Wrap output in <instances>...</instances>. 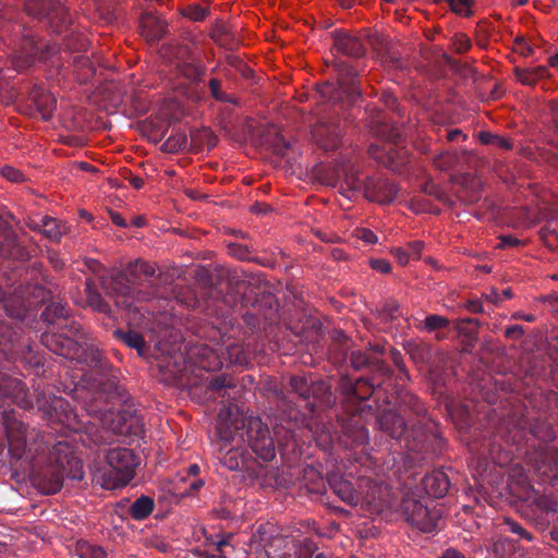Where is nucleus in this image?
<instances>
[{"label":"nucleus","mask_w":558,"mask_h":558,"mask_svg":"<svg viewBox=\"0 0 558 558\" xmlns=\"http://www.w3.org/2000/svg\"><path fill=\"white\" fill-rule=\"evenodd\" d=\"M86 292L88 295V301L92 306L96 307L97 310L101 308V298L92 291L90 282H87L86 284Z\"/></svg>","instance_id":"864d4df0"},{"label":"nucleus","mask_w":558,"mask_h":558,"mask_svg":"<svg viewBox=\"0 0 558 558\" xmlns=\"http://www.w3.org/2000/svg\"><path fill=\"white\" fill-rule=\"evenodd\" d=\"M459 162V156L456 151L445 150L436 155L433 159L434 166L442 171L450 170Z\"/></svg>","instance_id":"a878e982"},{"label":"nucleus","mask_w":558,"mask_h":558,"mask_svg":"<svg viewBox=\"0 0 558 558\" xmlns=\"http://www.w3.org/2000/svg\"><path fill=\"white\" fill-rule=\"evenodd\" d=\"M154 508V502L148 497H141L131 506V514L134 519L141 520L150 514Z\"/></svg>","instance_id":"bb28decb"},{"label":"nucleus","mask_w":558,"mask_h":558,"mask_svg":"<svg viewBox=\"0 0 558 558\" xmlns=\"http://www.w3.org/2000/svg\"><path fill=\"white\" fill-rule=\"evenodd\" d=\"M157 266L154 262H148L143 258H136L129 260L125 264H121L118 270L120 279H138L140 277H153L155 276Z\"/></svg>","instance_id":"f8f14e48"},{"label":"nucleus","mask_w":558,"mask_h":558,"mask_svg":"<svg viewBox=\"0 0 558 558\" xmlns=\"http://www.w3.org/2000/svg\"><path fill=\"white\" fill-rule=\"evenodd\" d=\"M380 101L390 110H397V98L388 90L380 94Z\"/></svg>","instance_id":"09e8293b"},{"label":"nucleus","mask_w":558,"mask_h":558,"mask_svg":"<svg viewBox=\"0 0 558 558\" xmlns=\"http://www.w3.org/2000/svg\"><path fill=\"white\" fill-rule=\"evenodd\" d=\"M126 180L136 190L142 189L144 186V184H145L144 179L142 177H140V175L130 174V177L126 178Z\"/></svg>","instance_id":"69168bd1"},{"label":"nucleus","mask_w":558,"mask_h":558,"mask_svg":"<svg viewBox=\"0 0 558 558\" xmlns=\"http://www.w3.org/2000/svg\"><path fill=\"white\" fill-rule=\"evenodd\" d=\"M72 62L75 68L86 70V77H89L95 73L94 65L87 56L77 54L73 57Z\"/></svg>","instance_id":"4c0bfd02"},{"label":"nucleus","mask_w":558,"mask_h":558,"mask_svg":"<svg viewBox=\"0 0 558 558\" xmlns=\"http://www.w3.org/2000/svg\"><path fill=\"white\" fill-rule=\"evenodd\" d=\"M332 39V49L342 56L361 59L366 54L364 41L356 35L344 31L335 29L330 33Z\"/></svg>","instance_id":"1a4fd4ad"},{"label":"nucleus","mask_w":558,"mask_h":558,"mask_svg":"<svg viewBox=\"0 0 558 558\" xmlns=\"http://www.w3.org/2000/svg\"><path fill=\"white\" fill-rule=\"evenodd\" d=\"M388 495V487L378 484H369L368 490L364 496V501L373 507V510H381V501Z\"/></svg>","instance_id":"4be33fe9"},{"label":"nucleus","mask_w":558,"mask_h":558,"mask_svg":"<svg viewBox=\"0 0 558 558\" xmlns=\"http://www.w3.org/2000/svg\"><path fill=\"white\" fill-rule=\"evenodd\" d=\"M326 65L336 73L340 86L336 87L327 83L322 88V96L330 102L332 112H325L319 118L314 133L316 136H327L335 144L342 133L338 116L347 106L343 101L344 94L349 101L352 102L362 95V92L355 86L359 71L351 63L335 56L331 61H326Z\"/></svg>","instance_id":"f257e3e1"},{"label":"nucleus","mask_w":558,"mask_h":558,"mask_svg":"<svg viewBox=\"0 0 558 558\" xmlns=\"http://www.w3.org/2000/svg\"><path fill=\"white\" fill-rule=\"evenodd\" d=\"M26 15L43 22L47 29L68 37L74 23L73 14L62 0H24Z\"/></svg>","instance_id":"7ed1b4c3"},{"label":"nucleus","mask_w":558,"mask_h":558,"mask_svg":"<svg viewBox=\"0 0 558 558\" xmlns=\"http://www.w3.org/2000/svg\"><path fill=\"white\" fill-rule=\"evenodd\" d=\"M493 146L505 150H511L513 148V142L510 138L497 134Z\"/></svg>","instance_id":"5fc2aeb1"},{"label":"nucleus","mask_w":558,"mask_h":558,"mask_svg":"<svg viewBox=\"0 0 558 558\" xmlns=\"http://www.w3.org/2000/svg\"><path fill=\"white\" fill-rule=\"evenodd\" d=\"M75 550L81 558H106L104 548L87 542H77Z\"/></svg>","instance_id":"cd10ccee"},{"label":"nucleus","mask_w":558,"mask_h":558,"mask_svg":"<svg viewBox=\"0 0 558 558\" xmlns=\"http://www.w3.org/2000/svg\"><path fill=\"white\" fill-rule=\"evenodd\" d=\"M381 146L377 144H371L368 147V154L376 160L384 162L383 160V154H381Z\"/></svg>","instance_id":"0e129e2a"},{"label":"nucleus","mask_w":558,"mask_h":558,"mask_svg":"<svg viewBox=\"0 0 558 558\" xmlns=\"http://www.w3.org/2000/svg\"><path fill=\"white\" fill-rule=\"evenodd\" d=\"M505 525L507 526V529L518 535H520L521 537H524L526 539H531V535L522 527L520 526L517 522L510 520V519H506L505 520Z\"/></svg>","instance_id":"de8ad7c7"},{"label":"nucleus","mask_w":558,"mask_h":558,"mask_svg":"<svg viewBox=\"0 0 558 558\" xmlns=\"http://www.w3.org/2000/svg\"><path fill=\"white\" fill-rule=\"evenodd\" d=\"M45 317L47 320H50L51 322V316H54V317H64L66 315V310L65 307L60 304V303H52L50 304L45 313H44Z\"/></svg>","instance_id":"37998d69"},{"label":"nucleus","mask_w":558,"mask_h":558,"mask_svg":"<svg viewBox=\"0 0 558 558\" xmlns=\"http://www.w3.org/2000/svg\"><path fill=\"white\" fill-rule=\"evenodd\" d=\"M190 137V145L194 151H199L205 148L210 150L216 147L218 143L217 135L208 128L192 130Z\"/></svg>","instance_id":"f3484780"},{"label":"nucleus","mask_w":558,"mask_h":558,"mask_svg":"<svg viewBox=\"0 0 558 558\" xmlns=\"http://www.w3.org/2000/svg\"><path fill=\"white\" fill-rule=\"evenodd\" d=\"M109 215H110V219H111L113 225H116V226H118L120 228H126L128 227V223H126L125 219L118 211L110 210Z\"/></svg>","instance_id":"e2e57ef3"},{"label":"nucleus","mask_w":558,"mask_h":558,"mask_svg":"<svg viewBox=\"0 0 558 558\" xmlns=\"http://www.w3.org/2000/svg\"><path fill=\"white\" fill-rule=\"evenodd\" d=\"M69 445L66 442H58L54 447V452L60 454L64 453V457H58L57 462L59 464V470L53 474L52 480L49 483L45 481L39 483V489L43 494L50 495L59 492L62 487L63 476L66 474V469L64 465V461L68 464L78 465V461L74 457H70L69 453Z\"/></svg>","instance_id":"9b49d317"},{"label":"nucleus","mask_w":558,"mask_h":558,"mask_svg":"<svg viewBox=\"0 0 558 558\" xmlns=\"http://www.w3.org/2000/svg\"><path fill=\"white\" fill-rule=\"evenodd\" d=\"M0 256L5 259L26 260L29 253L19 241L10 223L0 215Z\"/></svg>","instance_id":"6e6552de"},{"label":"nucleus","mask_w":558,"mask_h":558,"mask_svg":"<svg viewBox=\"0 0 558 558\" xmlns=\"http://www.w3.org/2000/svg\"><path fill=\"white\" fill-rule=\"evenodd\" d=\"M85 266L92 274L98 276V279H108L105 275V267L98 260L89 258L85 262Z\"/></svg>","instance_id":"a18cd8bd"},{"label":"nucleus","mask_w":558,"mask_h":558,"mask_svg":"<svg viewBox=\"0 0 558 558\" xmlns=\"http://www.w3.org/2000/svg\"><path fill=\"white\" fill-rule=\"evenodd\" d=\"M227 253L233 258L244 262H256L254 257L251 256V251L247 245L229 242L226 245Z\"/></svg>","instance_id":"c756f323"},{"label":"nucleus","mask_w":558,"mask_h":558,"mask_svg":"<svg viewBox=\"0 0 558 558\" xmlns=\"http://www.w3.org/2000/svg\"><path fill=\"white\" fill-rule=\"evenodd\" d=\"M520 244V240L512 235H502L499 238V248L513 247Z\"/></svg>","instance_id":"603ef678"},{"label":"nucleus","mask_w":558,"mask_h":558,"mask_svg":"<svg viewBox=\"0 0 558 558\" xmlns=\"http://www.w3.org/2000/svg\"><path fill=\"white\" fill-rule=\"evenodd\" d=\"M421 191L424 194L433 196L440 202L447 203L448 201L446 192L438 184L432 181L424 183L421 187Z\"/></svg>","instance_id":"c9c22d12"},{"label":"nucleus","mask_w":558,"mask_h":558,"mask_svg":"<svg viewBox=\"0 0 558 558\" xmlns=\"http://www.w3.org/2000/svg\"><path fill=\"white\" fill-rule=\"evenodd\" d=\"M29 99L43 120L51 119L57 107V99L50 92L40 86H34L29 93Z\"/></svg>","instance_id":"ddd939ff"},{"label":"nucleus","mask_w":558,"mask_h":558,"mask_svg":"<svg viewBox=\"0 0 558 558\" xmlns=\"http://www.w3.org/2000/svg\"><path fill=\"white\" fill-rule=\"evenodd\" d=\"M369 265L372 269L376 270L381 275H387L391 270V264L387 259L376 258L371 259Z\"/></svg>","instance_id":"c03bdc74"},{"label":"nucleus","mask_w":558,"mask_h":558,"mask_svg":"<svg viewBox=\"0 0 558 558\" xmlns=\"http://www.w3.org/2000/svg\"><path fill=\"white\" fill-rule=\"evenodd\" d=\"M211 38L217 45H219L221 47L230 48L232 38H231V34L226 25H217L213 29Z\"/></svg>","instance_id":"f704fd0d"},{"label":"nucleus","mask_w":558,"mask_h":558,"mask_svg":"<svg viewBox=\"0 0 558 558\" xmlns=\"http://www.w3.org/2000/svg\"><path fill=\"white\" fill-rule=\"evenodd\" d=\"M451 10L461 15H469L471 13L472 0H447Z\"/></svg>","instance_id":"a19ab883"},{"label":"nucleus","mask_w":558,"mask_h":558,"mask_svg":"<svg viewBox=\"0 0 558 558\" xmlns=\"http://www.w3.org/2000/svg\"><path fill=\"white\" fill-rule=\"evenodd\" d=\"M366 186V178H360V171L355 166H349L344 170L343 182L341 183L340 190L341 193L351 198L354 194H359L364 192Z\"/></svg>","instance_id":"dca6fc26"},{"label":"nucleus","mask_w":558,"mask_h":558,"mask_svg":"<svg viewBox=\"0 0 558 558\" xmlns=\"http://www.w3.org/2000/svg\"><path fill=\"white\" fill-rule=\"evenodd\" d=\"M251 549L263 550L268 558H311L315 551L312 542L296 545L293 539L279 535L276 526H260L252 536Z\"/></svg>","instance_id":"f03ea898"},{"label":"nucleus","mask_w":558,"mask_h":558,"mask_svg":"<svg viewBox=\"0 0 558 558\" xmlns=\"http://www.w3.org/2000/svg\"><path fill=\"white\" fill-rule=\"evenodd\" d=\"M209 14V10L207 8H204L199 4H191V5H187L183 11H182V15L184 17H187L190 19L191 21H194V22H202L204 21Z\"/></svg>","instance_id":"473e14b6"},{"label":"nucleus","mask_w":558,"mask_h":558,"mask_svg":"<svg viewBox=\"0 0 558 558\" xmlns=\"http://www.w3.org/2000/svg\"><path fill=\"white\" fill-rule=\"evenodd\" d=\"M221 463L229 470H238L242 462L243 457L238 449H229L223 456L219 457Z\"/></svg>","instance_id":"2f4dec72"},{"label":"nucleus","mask_w":558,"mask_h":558,"mask_svg":"<svg viewBox=\"0 0 558 558\" xmlns=\"http://www.w3.org/2000/svg\"><path fill=\"white\" fill-rule=\"evenodd\" d=\"M354 234L359 240H362L367 244H375L378 242V236L367 228H357L354 231Z\"/></svg>","instance_id":"79ce46f5"},{"label":"nucleus","mask_w":558,"mask_h":558,"mask_svg":"<svg viewBox=\"0 0 558 558\" xmlns=\"http://www.w3.org/2000/svg\"><path fill=\"white\" fill-rule=\"evenodd\" d=\"M409 208L415 214L425 213L427 210V203L421 198H412L409 202Z\"/></svg>","instance_id":"3c124183"},{"label":"nucleus","mask_w":558,"mask_h":558,"mask_svg":"<svg viewBox=\"0 0 558 558\" xmlns=\"http://www.w3.org/2000/svg\"><path fill=\"white\" fill-rule=\"evenodd\" d=\"M424 487L428 495L435 498L442 497L449 489V481L442 472L427 475L424 478Z\"/></svg>","instance_id":"6ab92c4d"},{"label":"nucleus","mask_w":558,"mask_h":558,"mask_svg":"<svg viewBox=\"0 0 558 558\" xmlns=\"http://www.w3.org/2000/svg\"><path fill=\"white\" fill-rule=\"evenodd\" d=\"M335 492L340 496L342 500L348 504L356 505L359 502V497L352 489V486L347 481H340L333 485Z\"/></svg>","instance_id":"7c9ffc66"},{"label":"nucleus","mask_w":558,"mask_h":558,"mask_svg":"<svg viewBox=\"0 0 558 558\" xmlns=\"http://www.w3.org/2000/svg\"><path fill=\"white\" fill-rule=\"evenodd\" d=\"M194 279H239L240 276L235 270L219 264L209 263L207 265H199L194 269Z\"/></svg>","instance_id":"4468645a"},{"label":"nucleus","mask_w":558,"mask_h":558,"mask_svg":"<svg viewBox=\"0 0 558 558\" xmlns=\"http://www.w3.org/2000/svg\"><path fill=\"white\" fill-rule=\"evenodd\" d=\"M25 226L31 229L32 231L41 233L43 227H41V217L35 218V217H28L25 221Z\"/></svg>","instance_id":"4d7b16f0"},{"label":"nucleus","mask_w":558,"mask_h":558,"mask_svg":"<svg viewBox=\"0 0 558 558\" xmlns=\"http://www.w3.org/2000/svg\"><path fill=\"white\" fill-rule=\"evenodd\" d=\"M41 233L45 238L52 242H60L62 235L66 231V226L64 222L57 220L50 216L41 217Z\"/></svg>","instance_id":"aec40b11"},{"label":"nucleus","mask_w":558,"mask_h":558,"mask_svg":"<svg viewBox=\"0 0 558 558\" xmlns=\"http://www.w3.org/2000/svg\"><path fill=\"white\" fill-rule=\"evenodd\" d=\"M217 429V446H219V452H221L225 449V445L233 441V435L230 432L225 430V425L222 422H219V424L216 427Z\"/></svg>","instance_id":"58836bf2"},{"label":"nucleus","mask_w":558,"mask_h":558,"mask_svg":"<svg viewBox=\"0 0 558 558\" xmlns=\"http://www.w3.org/2000/svg\"><path fill=\"white\" fill-rule=\"evenodd\" d=\"M221 81L219 78H210L208 82V88L210 92L211 97L220 102L231 104V105H238V101L232 96L226 94L221 89Z\"/></svg>","instance_id":"c85d7f7f"},{"label":"nucleus","mask_w":558,"mask_h":558,"mask_svg":"<svg viewBox=\"0 0 558 558\" xmlns=\"http://www.w3.org/2000/svg\"><path fill=\"white\" fill-rule=\"evenodd\" d=\"M405 519L422 532H433L440 520L438 511L429 510L416 500H407L403 504Z\"/></svg>","instance_id":"0eeeda50"},{"label":"nucleus","mask_w":558,"mask_h":558,"mask_svg":"<svg viewBox=\"0 0 558 558\" xmlns=\"http://www.w3.org/2000/svg\"><path fill=\"white\" fill-rule=\"evenodd\" d=\"M422 248H423V242L414 241V242L409 243V245L405 250H408V252L410 253V257L411 256L418 257L422 252Z\"/></svg>","instance_id":"052dcab7"},{"label":"nucleus","mask_w":558,"mask_h":558,"mask_svg":"<svg viewBox=\"0 0 558 558\" xmlns=\"http://www.w3.org/2000/svg\"><path fill=\"white\" fill-rule=\"evenodd\" d=\"M20 37L14 40L12 62L16 70L23 71L32 66L36 60L46 61L58 52L53 45H39L28 29L19 28Z\"/></svg>","instance_id":"39448f33"},{"label":"nucleus","mask_w":558,"mask_h":558,"mask_svg":"<svg viewBox=\"0 0 558 558\" xmlns=\"http://www.w3.org/2000/svg\"><path fill=\"white\" fill-rule=\"evenodd\" d=\"M9 445L12 448L22 449L28 438V429L21 422H14L7 427Z\"/></svg>","instance_id":"412c9836"},{"label":"nucleus","mask_w":558,"mask_h":558,"mask_svg":"<svg viewBox=\"0 0 558 558\" xmlns=\"http://www.w3.org/2000/svg\"><path fill=\"white\" fill-rule=\"evenodd\" d=\"M497 134L488 132V131H481L478 133V140L484 145H494L495 137Z\"/></svg>","instance_id":"13d9d810"},{"label":"nucleus","mask_w":558,"mask_h":558,"mask_svg":"<svg viewBox=\"0 0 558 558\" xmlns=\"http://www.w3.org/2000/svg\"><path fill=\"white\" fill-rule=\"evenodd\" d=\"M217 549L219 551L218 558H228L232 546L227 541H220L217 543Z\"/></svg>","instance_id":"680f3d73"},{"label":"nucleus","mask_w":558,"mask_h":558,"mask_svg":"<svg viewBox=\"0 0 558 558\" xmlns=\"http://www.w3.org/2000/svg\"><path fill=\"white\" fill-rule=\"evenodd\" d=\"M544 158L549 165L558 169V155L556 153L547 151Z\"/></svg>","instance_id":"774afa93"},{"label":"nucleus","mask_w":558,"mask_h":558,"mask_svg":"<svg viewBox=\"0 0 558 558\" xmlns=\"http://www.w3.org/2000/svg\"><path fill=\"white\" fill-rule=\"evenodd\" d=\"M138 464L134 453L126 448H113L107 453V468L100 473V485L106 489L125 486Z\"/></svg>","instance_id":"20e7f679"},{"label":"nucleus","mask_w":558,"mask_h":558,"mask_svg":"<svg viewBox=\"0 0 558 558\" xmlns=\"http://www.w3.org/2000/svg\"><path fill=\"white\" fill-rule=\"evenodd\" d=\"M514 45L517 46V50L524 57L532 56L534 52V48L526 43L523 37H517L514 39Z\"/></svg>","instance_id":"49530a36"},{"label":"nucleus","mask_w":558,"mask_h":558,"mask_svg":"<svg viewBox=\"0 0 558 558\" xmlns=\"http://www.w3.org/2000/svg\"><path fill=\"white\" fill-rule=\"evenodd\" d=\"M226 62L235 69L241 75L245 78H250L253 74V70L247 66V64L243 61V59L240 56L235 54H227L226 56Z\"/></svg>","instance_id":"72a5a7b5"},{"label":"nucleus","mask_w":558,"mask_h":558,"mask_svg":"<svg viewBox=\"0 0 558 558\" xmlns=\"http://www.w3.org/2000/svg\"><path fill=\"white\" fill-rule=\"evenodd\" d=\"M391 252L400 265L404 266L409 263L410 253L408 250L403 247H395Z\"/></svg>","instance_id":"8fccbe9b"},{"label":"nucleus","mask_w":558,"mask_h":558,"mask_svg":"<svg viewBox=\"0 0 558 558\" xmlns=\"http://www.w3.org/2000/svg\"><path fill=\"white\" fill-rule=\"evenodd\" d=\"M189 141L185 133L178 132L169 136L161 145V149L166 153H178L187 147Z\"/></svg>","instance_id":"393cba45"},{"label":"nucleus","mask_w":558,"mask_h":558,"mask_svg":"<svg viewBox=\"0 0 558 558\" xmlns=\"http://www.w3.org/2000/svg\"><path fill=\"white\" fill-rule=\"evenodd\" d=\"M515 78L523 85L534 86L539 80L548 77L549 71L545 65L534 68H514Z\"/></svg>","instance_id":"a211bd4d"},{"label":"nucleus","mask_w":558,"mask_h":558,"mask_svg":"<svg viewBox=\"0 0 558 558\" xmlns=\"http://www.w3.org/2000/svg\"><path fill=\"white\" fill-rule=\"evenodd\" d=\"M271 206L266 203H255L251 207V211L258 215H266L271 211Z\"/></svg>","instance_id":"bf43d9fd"},{"label":"nucleus","mask_w":558,"mask_h":558,"mask_svg":"<svg viewBox=\"0 0 558 558\" xmlns=\"http://www.w3.org/2000/svg\"><path fill=\"white\" fill-rule=\"evenodd\" d=\"M248 444L252 450L263 460L275 457V445L269 429L258 418H252L247 428Z\"/></svg>","instance_id":"423d86ee"},{"label":"nucleus","mask_w":558,"mask_h":558,"mask_svg":"<svg viewBox=\"0 0 558 558\" xmlns=\"http://www.w3.org/2000/svg\"><path fill=\"white\" fill-rule=\"evenodd\" d=\"M398 186L383 177H366L363 195L371 202L381 205L391 204L398 194Z\"/></svg>","instance_id":"9d476101"},{"label":"nucleus","mask_w":558,"mask_h":558,"mask_svg":"<svg viewBox=\"0 0 558 558\" xmlns=\"http://www.w3.org/2000/svg\"><path fill=\"white\" fill-rule=\"evenodd\" d=\"M50 264L54 269H61L63 267V262L59 258L58 254L54 252H48Z\"/></svg>","instance_id":"338daca9"},{"label":"nucleus","mask_w":558,"mask_h":558,"mask_svg":"<svg viewBox=\"0 0 558 558\" xmlns=\"http://www.w3.org/2000/svg\"><path fill=\"white\" fill-rule=\"evenodd\" d=\"M449 320L440 315H430L425 318L424 327L427 331L446 328Z\"/></svg>","instance_id":"e433bc0d"},{"label":"nucleus","mask_w":558,"mask_h":558,"mask_svg":"<svg viewBox=\"0 0 558 558\" xmlns=\"http://www.w3.org/2000/svg\"><path fill=\"white\" fill-rule=\"evenodd\" d=\"M446 138L448 142L465 141L466 135L460 129H452L447 132Z\"/></svg>","instance_id":"6e6d98bb"},{"label":"nucleus","mask_w":558,"mask_h":558,"mask_svg":"<svg viewBox=\"0 0 558 558\" xmlns=\"http://www.w3.org/2000/svg\"><path fill=\"white\" fill-rule=\"evenodd\" d=\"M1 174L3 178H5L10 182L19 183V182L24 181L23 172L14 167H11V166L2 167Z\"/></svg>","instance_id":"ea45409f"},{"label":"nucleus","mask_w":558,"mask_h":558,"mask_svg":"<svg viewBox=\"0 0 558 558\" xmlns=\"http://www.w3.org/2000/svg\"><path fill=\"white\" fill-rule=\"evenodd\" d=\"M381 425L396 438L400 437L405 428L403 418L393 413L385 414L381 417Z\"/></svg>","instance_id":"5701e85b"},{"label":"nucleus","mask_w":558,"mask_h":558,"mask_svg":"<svg viewBox=\"0 0 558 558\" xmlns=\"http://www.w3.org/2000/svg\"><path fill=\"white\" fill-rule=\"evenodd\" d=\"M116 336L120 338L126 345L130 348H134L137 350L140 355H143L145 352V340L144 338L135 332V331H122L116 330Z\"/></svg>","instance_id":"b1692460"},{"label":"nucleus","mask_w":558,"mask_h":558,"mask_svg":"<svg viewBox=\"0 0 558 558\" xmlns=\"http://www.w3.org/2000/svg\"><path fill=\"white\" fill-rule=\"evenodd\" d=\"M141 28L142 35L148 41L160 40L168 31L167 23L151 13H146L142 16Z\"/></svg>","instance_id":"2eb2a0df"}]
</instances>
